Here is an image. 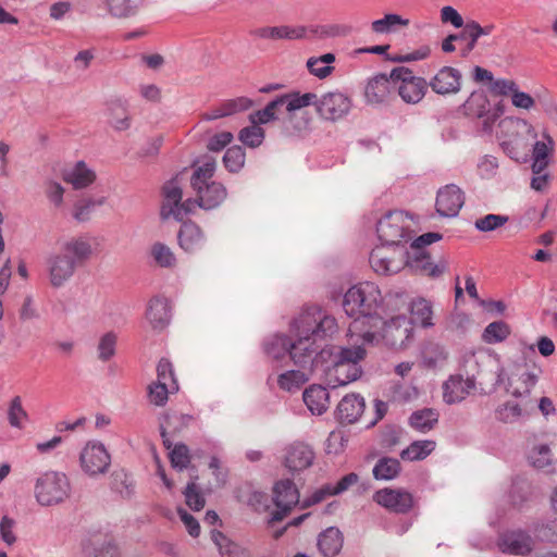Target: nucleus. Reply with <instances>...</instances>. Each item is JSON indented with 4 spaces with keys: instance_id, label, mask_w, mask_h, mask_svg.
I'll return each mask as SVG.
<instances>
[{
    "instance_id": "f257e3e1",
    "label": "nucleus",
    "mask_w": 557,
    "mask_h": 557,
    "mask_svg": "<svg viewBox=\"0 0 557 557\" xmlns=\"http://www.w3.org/2000/svg\"><path fill=\"white\" fill-rule=\"evenodd\" d=\"M337 321L319 306L305 308L290 323L289 357L295 366L315 371L330 350L321 348L319 342L337 332Z\"/></svg>"
},
{
    "instance_id": "f03ea898",
    "label": "nucleus",
    "mask_w": 557,
    "mask_h": 557,
    "mask_svg": "<svg viewBox=\"0 0 557 557\" xmlns=\"http://www.w3.org/2000/svg\"><path fill=\"white\" fill-rule=\"evenodd\" d=\"M382 302L381 289L373 282L358 283L345 293L343 309L352 319L347 330L348 338L362 341L363 344L374 343L379 338L374 329L382 324Z\"/></svg>"
},
{
    "instance_id": "7ed1b4c3",
    "label": "nucleus",
    "mask_w": 557,
    "mask_h": 557,
    "mask_svg": "<svg viewBox=\"0 0 557 557\" xmlns=\"http://www.w3.org/2000/svg\"><path fill=\"white\" fill-rule=\"evenodd\" d=\"M92 255L88 238L79 236L64 240L60 249L47 259L49 282L53 287H61L70 281L76 269Z\"/></svg>"
},
{
    "instance_id": "20e7f679",
    "label": "nucleus",
    "mask_w": 557,
    "mask_h": 557,
    "mask_svg": "<svg viewBox=\"0 0 557 557\" xmlns=\"http://www.w3.org/2000/svg\"><path fill=\"white\" fill-rule=\"evenodd\" d=\"M350 347H339L334 354L330 351L332 357L331 363L323 367V372L329 384L336 386L347 385L358 380L362 374L360 362L367 356L366 347L362 341L349 338Z\"/></svg>"
},
{
    "instance_id": "39448f33",
    "label": "nucleus",
    "mask_w": 557,
    "mask_h": 557,
    "mask_svg": "<svg viewBox=\"0 0 557 557\" xmlns=\"http://www.w3.org/2000/svg\"><path fill=\"white\" fill-rule=\"evenodd\" d=\"M216 169L213 158H205L197 165L190 177V186L195 193L194 208L197 206L203 210L218 208L227 196L225 186L212 180Z\"/></svg>"
},
{
    "instance_id": "423d86ee",
    "label": "nucleus",
    "mask_w": 557,
    "mask_h": 557,
    "mask_svg": "<svg viewBox=\"0 0 557 557\" xmlns=\"http://www.w3.org/2000/svg\"><path fill=\"white\" fill-rule=\"evenodd\" d=\"M498 128L497 139L503 151L517 162L525 161V134L533 138L537 136L532 124L522 117L506 116L499 121Z\"/></svg>"
},
{
    "instance_id": "0eeeda50",
    "label": "nucleus",
    "mask_w": 557,
    "mask_h": 557,
    "mask_svg": "<svg viewBox=\"0 0 557 557\" xmlns=\"http://www.w3.org/2000/svg\"><path fill=\"white\" fill-rule=\"evenodd\" d=\"M412 221L400 210L386 212L376 223V234L381 243L404 248L411 239Z\"/></svg>"
},
{
    "instance_id": "6e6552de",
    "label": "nucleus",
    "mask_w": 557,
    "mask_h": 557,
    "mask_svg": "<svg viewBox=\"0 0 557 557\" xmlns=\"http://www.w3.org/2000/svg\"><path fill=\"white\" fill-rule=\"evenodd\" d=\"M70 482L62 472L48 471L37 478L34 493L41 506H54L63 503L70 496Z\"/></svg>"
},
{
    "instance_id": "1a4fd4ad",
    "label": "nucleus",
    "mask_w": 557,
    "mask_h": 557,
    "mask_svg": "<svg viewBox=\"0 0 557 557\" xmlns=\"http://www.w3.org/2000/svg\"><path fill=\"white\" fill-rule=\"evenodd\" d=\"M374 330L379 338L374 343L368 344L369 346H375L384 341L391 347L403 348L412 338V325L405 314L391 317L389 320L382 317V324Z\"/></svg>"
},
{
    "instance_id": "9d476101",
    "label": "nucleus",
    "mask_w": 557,
    "mask_h": 557,
    "mask_svg": "<svg viewBox=\"0 0 557 557\" xmlns=\"http://www.w3.org/2000/svg\"><path fill=\"white\" fill-rule=\"evenodd\" d=\"M191 421V417L188 414H172L166 418V425H161V436L163 445L170 450L169 457L173 468L184 470L190 463L189 449L185 444L173 445L168 436V429H172L173 432L181 431L184 426H187Z\"/></svg>"
},
{
    "instance_id": "9b49d317",
    "label": "nucleus",
    "mask_w": 557,
    "mask_h": 557,
    "mask_svg": "<svg viewBox=\"0 0 557 557\" xmlns=\"http://www.w3.org/2000/svg\"><path fill=\"white\" fill-rule=\"evenodd\" d=\"M162 219L173 218L176 221H183L194 211V201L191 198L182 201L183 190L177 178H172L164 183L162 187Z\"/></svg>"
},
{
    "instance_id": "f8f14e48",
    "label": "nucleus",
    "mask_w": 557,
    "mask_h": 557,
    "mask_svg": "<svg viewBox=\"0 0 557 557\" xmlns=\"http://www.w3.org/2000/svg\"><path fill=\"white\" fill-rule=\"evenodd\" d=\"M369 262L373 271L381 275L398 273L406 267V250L387 244L373 248Z\"/></svg>"
},
{
    "instance_id": "ddd939ff",
    "label": "nucleus",
    "mask_w": 557,
    "mask_h": 557,
    "mask_svg": "<svg viewBox=\"0 0 557 557\" xmlns=\"http://www.w3.org/2000/svg\"><path fill=\"white\" fill-rule=\"evenodd\" d=\"M394 87L397 88L400 98L407 103H418L425 95L428 83L424 78L414 76L408 67H396L391 72Z\"/></svg>"
},
{
    "instance_id": "4468645a",
    "label": "nucleus",
    "mask_w": 557,
    "mask_h": 557,
    "mask_svg": "<svg viewBox=\"0 0 557 557\" xmlns=\"http://www.w3.org/2000/svg\"><path fill=\"white\" fill-rule=\"evenodd\" d=\"M79 462L87 475L97 476L108 472L111 465V455L102 443L91 441L82 449Z\"/></svg>"
},
{
    "instance_id": "2eb2a0df",
    "label": "nucleus",
    "mask_w": 557,
    "mask_h": 557,
    "mask_svg": "<svg viewBox=\"0 0 557 557\" xmlns=\"http://www.w3.org/2000/svg\"><path fill=\"white\" fill-rule=\"evenodd\" d=\"M465 113L469 116L483 119V131L492 132L495 121L503 114V109L491 108L490 100L483 90H474L463 103Z\"/></svg>"
},
{
    "instance_id": "dca6fc26",
    "label": "nucleus",
    "mask_w": 557,
    "mask_h": 557,
    "mask_svg": "<svg viewBox=\"0 0 557 557\" xmlns=\"http://www.w3.org/2000/svg\"><path fill=\"white\" fill-rule=\"evenodd\" d=\"M351 109L350 98L341 91H330L317 96L315 111L326 121H338L345 117Z\"/></svg>"
},
{
    "instance_id": "f3484780",
    "label": "nucleus",
    "mask_w": 557,
    "mask_h": 557,
    "mask_svg": "<svg viewBox=\"0 0 557 557\" xmlns=\"http://www.w3.org/2000/svg\"><path fill=\"white\" fill-rule=\"evenodd\" d=\"M428 86L440 96L456 95L461 90L462 74L458 69L445 65L431 77Z\"/></svg>"
},
{
    "instance_id": "a211bd4d",
    "label": "nucleus",
    "mask_w": 557,
    "mask_h": 557,
    "mask_svg": "<svg viewBox=\"0 0 557 557\" xmlns=\"http://www.w3.org/2000/svg\"><path fill=\"white\" fill-rule=\"evenodd\" d=\"M373 500L387 510L406 513L413 507V496L405 490L382 488L374 493Z\"/></svg>"
},
{
    "instance_id": "6ab92c4d",
    "label": "nucleus",
    "mask_w": 557,
    "mask_h": 557,
    "mask_svg": "<svg viewBox=\"0 0 557 557\" xmlns=\"http://www.w3.org/2000/svg\"><path fill=\"white\" fill-rule=\"evenodd\" d=\"M273 499L277 510L273 512L272 520H282L288 511L299 503V492L290 480L278 481L273 488Z\"/></svg>"
},
{
    "instance_id": "aec40b11",
    "label": "nucleus",
    "mask_w": 557,
    "mask_h": 557,
    "mask_svg": "<svg viewBox=\"0 0 557 557\" xmlns=\"http://www.w3.org/2000/svg\"><path fill=\"white\" fill-rule=\"evenodd\" d=\"M465 203L463 191L455 184H448L438 189L436 196V212L441 216H456Z\"/></svg>"
},
{
    "instance_id": "412c9836",
    "label": "nucleus",
    "mask_w": 557,
    "mask_h": 557,
    "mask_svg": "<svg viewBox=\"0 0 557 557\" xmlns=\"http://www.w3.org/2000/svg\"><path fill=\"white\" fill-rule=\"evenodd\" d=\"M497 546L505 554L525 556L533 550V541L525 531L515 530L503 533Z\"/></svg>"
},
{
    "instance_id": "4be33fe9",
    "label": "nucleus",
    "mask_w": 557,
    "mask_h": 557,
    "mask_svg": "<svg viewBox=\"0 0 557 557\" xmlns=\"http://www.w3.org/2000/svg\"><path fill=\"white\" fill-rule=\"evenodd\" d=\"M315 458L313 449L301 442H295L285 448L284 466L296 473L312 466Z\"/></svg>"
},
{
    "instance_id": "5701e85b",
    "label": "nucleus",
    "mask_w": 557,
    "mask_h": 557,
    "mask_svg": "<svg viewBox=\"0 0 557 557\" xmlns=\"http://www.w3.org/2000/svg\"><path fill=\"white\" fill-rule=\"evenodd\" d=\"M475 388L474 375H450L443 384V398L446 404L462 401Z\"/></svg>"
},
{
    "instance_id": "b1692460",
    "label": "nucleus",
    "mask_w": 557,
    "mask_h": 557,
    "mask_svg": "<svg viewBox=\"0 0 557 557\" xmlns=\"http://www.w3.org/2000/svg\"><path fill=\"white\" fill-rule=\"evenodd\" d=\"M406 265L416 272L437 277L446 270L447 264L445 261L434 264L424 249H418L411 252L406 251Z\"/></svg>"
},
{
    "instance_id": "393cba45",
    "label": "nucleus",
    "mask_w": 557,
    "mask_h": 557,
    "mask_svg": "<svg viewBox=\"0 0 557 557\" xmlns=\"http://www.w3.org/2000/svg\"><path fill=\"white\" fill-rule=\"evenodd\" d=\"M147 0H100L101 8L113 18L135 17L145 7Z\"/></svg>"
},
{
    "instance_id": "a878e982",
    "label": "nucleus",
    "mask_w": 557,
    "mask_h": 557,
    "mask_svg": "<svg viewBox=\"0 0 557 557\" xmlns=\"http://www.w3.org/2000/svg\"><path fill=\"white\" fill-rule=\"evenodd\" d=\"M81 545L83 557H119L117 546L100 534L84 539Z\"/></svg>"
},
{
    "instance_id": "bb28decb",
    "label": "nucleus",
    "mask_w": 557,
    "mask_h": 557,
    "mask_svg": "<svg viewBox=\"0 0 557 557\" xmlns=\"http://www.w3.org/2000/svg\"><path fill=\"white\" fill-rule=\"evenodd\" d=\"M364 398L359 394H348L337 405L335 414L342 423H355L364 411Z\"/></svg>"
},
{
    "instance_id": "cd10ccee",
    "label": "nucleus",
    "mask_w": 557,
    "mask_h": 557,
    "mask_svg": "<svg viewBox=\"0 0 557 557\" xmlns=\"http://www.w3.org/2000/svg\"><path fill=\"white\" fill-rule=\"evenodd\" d=\"M63 180L74 189H83L96 181V172L84 161H77L63 171Z\"/></svg>"
},
{
    "instance_id": "c85d7f7f",
    "label": "nucleus",
    "mask_w": 557,
    "mask_h": 557,
    "mask_svg": "<svg viewBox=\"0 0 557 557\" xmlns=\"http://www.w3.org/2000/svg\"><path fill=\"white\" fill-rule=\"evenodd\" d=\"M146 318L154 330L164 329L171 319L170 302L164 297H154L149 301Z\"/></svg>"
},
{
    "instance_id": "c756f323",
    "label": "nucleus",
    "mask_w": 557,
    "mask_h": 557,
    "mask_svg": "<svg viewBox=\"0 0 557 557\" xmlns=\"http://www.w3.org/2000/svg\"><path fill=\"white\" fill-rule=\"evenodd\" d=\"M318 549L324 557L337 556L344 545V535L336 527H330L318 536Z\"/></svg>"
},
{
    "instance_id": "7c9ffc66",
    "label": "nucleus",
    "mask_w": 557,
    "mask_h": 557,
    "mask_svg": "<svg viewBox=\"0 0 557 557\" xmlns=\"http://www.w3.org/2000/svg\"><path fill=\"white\" fill-rule=\"evenodd\" d=\"M206 237L194 222L184 223L178 232V244L186 252H195L203 247Z\"/></svg>"
},
{
    "instance_id": "2f4dec72",
    "label": "nucleus",
    "mask_w": 557,
    "mask_h": 557,
    "mask_svg": "<svg viewBox=\"0 0 557 557\" xmlns=\"http://www.w3.org/2000/svg\"><path fill=\"white\" fill-rule=\"evenodd\" d=\"M304 401L312 414L324 413L330 406V394L321 385H310L302 394Z\"/></svg>"
},
{
    "instance_id": "473e14b6",
    "label": "nucleus",
    "mask_w": 557,
    "mask_h": 557,
    "mask_svg": "<svg viewBox=\"0 0 557 557\" xmlns=\"http://www.w3.org/2000/svg\"><path fill=\"white\" fill-rule=\"evenodd\" d=\"M253 36L264 39H300L306 36V28L304 26H273V27H261L253 30Z\"/></svg>"
},
{
    "instance_id": "72a5a7b5",
    "label": "nucleus",
    "mask_w": 557,
    "mask_h": 557,
    "mask_svg": "<svg viewBox=\"0 0 557 557\" xmlns=\"http://www.w3.org/2000/svg\"><path fill=\"white\" fill-rule=\"evenodd\" d=\"M392 85H394V81H392L391 75L379 74L374 76L366 86L364 95L367 101L370 103L383 102L389 95Z\"/></svg>"
},
{
    "instance_id": "f704fd0d",
    "label": "nucleus",
    "mask_w": 557,
    "mask_h": 557,
    "mask_svg": "<svg viewBox=\"0 0 557 557\" xmlns=\"http://www.w3.org/2000/svg\"><path fill=\"white\" fill-rule=\"evenodd\" d=\"M358 475L354 472L344 475L337 483L335 484H326L321 487L319 491L314 492L309 500L305 502L306 506L318 504L324 499L326 495H338L347 491L351 485L358 482Z\"/></svg>"
},
{
    "instance_id": "c9c22d12",
    "label": "nucleus",
    "mask_w": 557,
    "mask_h": 557,
    "mask_svg": "<svg viewBox=\"0 0 557 557\" xmlns=\"http://www.w3.org/2000/svg\"><path fill=\"white\" fill-rule=\"evenodd\" d=\"M108 123L117 132H124L132 126V116L125 101L114 100L108 106Z\"/></svg>"
},
{
    "instance_id": "e433bc0d",
    "label": "nucleus",
    "mask_w": 557,
    "mask_h": 557,
    "mask_svg": "<svg viewBox=\"0 0 557 557\" xmlns=\"http://www.w3.org/2000/svg\"><path fill=\"white\" fill-rule=\"evenodd\" d=\"M422 363L428 369H441L448 360V352L438 343H426L421 351Z\"/></svg>"
},
{
    "instance_id": "4c0bfd02",
    "label": "nucleus",
    "mask_w": 557,
    "mask_h": 557,
    "mask_svg": "<svg viewBox=\"0 0 557 557\" xmlns=\"http://www.w3.org/2000/svg\"><path fill=\"white\" fill-rule=\"evenodd\" d=\"M440 414L435 409L423 408L411 413L409 425L420 433H426L434 429L438 422Z\"/></svg>"
},
{
    "instance_id": "58836bf2",
    "label": "nucleus",
    "mask_w": 557,
    "mask_h": 557,
    "mask_svg": "<svg viewBox=\"0 0 557 557\" xmlns=\"http://www.w3.org/2000/svg\"><path fill=\"white\" fill-rule=\"evenodd\" d=\"M313 371L308 369L289 370L278 375L277 384L281 389L295 392L309 381Z\"/></svg>"
},
{
    "instance_id": "ea45409f",
    "label": "nucleus",
    "mask_w": 557,
    "mask_h": 557,
    "mask_svg": "<svg viewBox=\"0 0 557 557\" xmlns=\"http://www.w3.org/2000/svg\"><path fill=\"white\" fill-rule=\"evenodd\" d=\"M411 313V325L419 324L422 327H431L434 325L433 319V310L431 302L424 298H418L411 301L410 306Z\"/></svg>"
},
{
    "instance_id": "a19ab883",
    "label": "nucleus",
    "mask_w": 557,
    "mask_h": 557,
    "mask_svg": "<svg viewBox=\"0 0 557 557\" xmlns=\"http://www.w3.org/2000/svg\"><path fill=\"white\" fill-rule=\"evenodd\" d=\"M536 383L537 375L533 372L525 371L510 379L508 392L517 398L528 396Z\"/></svg>"
},
{
    "instance_id": "79ce46f5",
    "label": "nucleus",
    "mask_w": 557,
    "mask_h": 557,
    "mask_svg": "<svg viewBox=\"0 0 557 557\" xmlns=\"http://www.w3.org/2000/svg\"><path fill=\"white\" fill-rule=\"evenodd\" d=\"M290 338L284 334H275L268 337L263 343L264 352L272 359L280 360L286 355L289 356Z\"/></svg>"
},
{
    "instance_id": "37998d69",
    "label": "nucleus",
    "mask_w": 557,
    "mask_h": 557,
    "mask_svg": "<svg viewBox=\"0 0 557 557\" xmlns=\"http://www.w3.org/2000/svg\"><path fill=\"white\" fill-rule=\"evenodd\" d=\"M409 20L404 18L399 14L388 13L382 18L375 20L371 23V29L375 34H391L397 32L399 28L407 27Z\"/></svg>"
},
{
    "instance_id": "c03bdc74",
    "label": "nucleus",
    "mask_w": 557,
    "mask_h": 557,
    "mask_svg": "<svg viewBox=\"0 0 557 557\" xmlns=\"http://www.w3.org/2000/svg\"><path fill=\"white\" fill-rule=\"evenodd\" d=\"M335 54L331 52L320 57H311L307 60L308 71L320 79L326 78L334 71L332 63L335 62Z\"/></svg>"
},
{
    "instance_id": "a18cd8bd",
    "label": "nucleus",
    "mask_w": 557,
    "mask_h": 557,
    "mask_svg": "<svg viewBox=\"0 0 557 557\" xmlns=\"http://www.w3.org/2000/svg\"><path fill=\"white\" fill-rule=\"evenodd\" d=\"M400 469L401 467L398 459L383 457L377 460L373 467L372 473L375 480L389 481L398 476Z\"/></svg>"
},
{
    "instance_id": "49530a36",
    "label": "nucleus",
    "mask_w": 557,
    "mask_h": 557,
    "mask_svg": "<svg viewBox=\"0 0 557 557\" xmlns=\"http://www.w3.org/2000/svg\"><path fill=\"white\" fill-rule=\"evenodd\" d=\"M8 422L11 428L23 430L29 421V416L23 407L22 398L14 396L7 410Z\"/></svg>"
},
{
    "instance_id": "de8ad7c7",
    "label": "nucleus",
    "mask_w": 557,
    "mask_h": 557,
    "mask_svg": "<svg viewBox=\"0 0 557 557\" xmlns=\"http://www.w3.org/2000/svg\"><path fill=\"white\" fill-rule=\"evenodd\" d=\"M436 443L431 440L414 441L400 453L404 460L416 461L425 459L434 449Z\"/></svg>"
},
{
    "instance_id": "09e8293b",
    "label": "nucleus",
    "mask_w": 557,
    "mask_h": 557,
    "mask_svg": "<svg viewBox=\"0 0 557 557\" xmlns=\"http://www.w3.org/2000/svg\"><path fill=\"white\" fill-rule=\"evenodd\" d=\"M280 100H282V107H285L287 112H295L311 104L315 107L317 95L313 92L286 94L280 96Z\"/></svg>"
},
{
    "instance_id": "8fccbe9b",
    "label": "nucleus",
    "mask_w": 557,
    "mask_h": 557,
    "mask_svg": "<svg viewBox=\"0 0 557 557\" xmlns=\"http://www.w3.org/2000/svg\"><path fill=\"white\" fill-rule=\"evenodd\" d=\"M408 307L407 296L404 293L395 292L383 296L381 317H394L396 313Z\"/></svg>"
},
{
    "instance_id": "3c124183",
    "label": "nucleus",
    "mask_w": 557,
    "mask_h": 557,
    "mask_svg": "<svg viewBox=\"0 0 557 557\" xmlns=\"http://www.w3.org/2000/svg\"><path fill=\"white\" fill-rule=\"evenodd\" d=\"M112 488L117 492L121 497L129 499L135 493V482L131 474L125 470H117L112 473Z\"/></svg>"
},
{
    "instance_id": "603ef678",
    "label": "nucleus",
    "mask_w": 557,
    "mask_h": 557,
    "mask_svg": "<svg viewBox=\"0 0 557 557\" xmlns=\"http://www.w3.org/2000/svg\"><path fill=\"white\" fill-rule=\"evenodd\" d=\"M106 202V197L84 198L74 205L73 218L78 222H86L90 219L91 212Z\"/></svg>"
},
{
    "instance_id": "864d4df0",
    "label": "nucleus",
    "mask_w": 557,
    "mask_h": 557,
    "mask_svg": "<svg viewBox=\"0 0 557 557\" xmlns=\"http://www.w3.org/2000/svg\"><path fill=\"white\" fill-rule=\"evenodd\" d=\"M211 537L219 547L221 557H248L247 553L237 544L231 542L220 531H212Z\"/></svg>"
},
{
    "instance_id": "5fc2aeb1",
    "label": "nucleus",
    "mask_w": 557,
    "mask_h": 557,
    "mask_svg": "<svg viewBox=\"0 0 557 557\" xmlns=\"http://www.w3.org/2000/svg\"><path fill=\"white\" fill-rule=\"evenodd\" d=\"M150 255L156 262L161 268L172 269L176 265V257L172 249L163 243H154L151 246Z\"/></svg>"
},
{
    "instance_id": "6e6d98bb",
    "label": "nucleus",
    "mask_w": 557,
    "mask_h": 557,
    "mask_svg": "<svg viewBox=\"0 0 557 557\" xmlns=\"http://www.w3.org/2000/svg\"><path fill=\"white\" fill-rule=\"evenodd\" d=\"M510 335V327L504 321L490 323L482 333V339L486 344H497Z\"/></svg>"
},
{
    "instance_id": "4d7b16f0",
    "label": "nucleus",
    "mask_w": 557,
    "mask_h": 557,
    "mask_svg": "<svg viewBox=\"0 0 557 557\" xmlns=\"http://www.w3.org/2000/svg\"><path fill=\"white\" fill-rule=\"evenodd\" d=\"M494 29L493 25L482 27L478 22L471 21L467 23L462 30V36H468L469 42L467 49L462 52V55H467L468 52L474 49L478 39L481 36H487Z\"/></svg>"
},
{
    "instance_id": "13d9d810",
    "label": "nucleus",
    "mask_w": 557,
    "mask_h": 557,
    "mask_svg": "<svg viewBox=\"0 0 557 557\" xmlns=\"http://www.w3.org/2000/svg\"><path fill=\"white\" fill-rule=\"evenodd\" d=\"M117 335L114 332H107L100 336L97 344V356L102 362L112 359L116 351Z\"/></svg>"
},
{
    "instance_id": "bf43d9fd",
    "label": "nucleus",
    "mask_w": 557,
    "mask_h": 557,
    "mask_svg": "<svg viewBox=\"0 0 557 557\" xmlns=\"http://www.w3.org/2000/svg\"><path fill=\"white\" fill-rule=\"evenodd\" d=\"M238 139L249 148H257L263 143L264 131L257 122H251V125L240 129Z\"/></svg>"
},
{
    "instance_id": "052dcab7",
    "label": "nucleus",
    "mask_w": 557,
    "mask_h": 557,
    "mask_svg": "<svg viewBox=\"0 0 557 557\" xmlns=\"http://www.w3.org/2000/svg\"><path fill=\"white\" fill-rule=\"evenodd\" d=\"M246 153L240 146L230 147L223 156V163L227 171L239 172L245 165Z\"/></svg>"
},
{
    "instance_id": "680f3d73",
    "label": "nucleus",
    "mask_w": 557,
    "mask_h": 557,
    "mask_svg": "<svg viewBox=\"0 0 557 557\" xmlns=\"http://www.w3.org/2000/svg\"><path fill=\"white\" fill-rule=\"evenodd\" d=\"M282 108V100L280 97L270 101L264 109L259 110L249 115L250 122H257L258 124H267L276 119V113Z\"/></svg>"
},
{
    "instance_id": "e2e57ef3",
    "label": "nucleus",
    "mask_w": 557,
    "mask_h": 557,
    "mask_svg": "<svg viewBox=\"0 0 557 557\" xmlns=\"http://www.w3.org/2000/svg\"><path fill=\"white\" fill-rule=\"evenodd\" d=\"M528 412L529 410L527 407L522 408L519 404L508 401L497 409L496 416L498 420L511 423L519 420Z\"/></svg>"
},
{
    "instance_id": "0e129e2a",
    "label": "nucleus",
    "mask_w": 557,
    "mask_h": 557,
    "mask_svg": "<svg viewBox=\"0 0 557 557\" xmlns=\"http://www.w3.org/2000/svg\"><path fill=\"white\" fill-rule=\"evenodd\" d=\"M531 465L537 469H544L553 463L552 451L548 445L535 446L529 455Z\"/></svg>"
},
{
    "instance_id": "69168bd1",
    "label": "nucleus",
    "mask_w": 557,
    "mask_h": 557,
    "mask_svg": "<svg viewBox=\"0 0 557 557\" xmlns=\"http://www.w3.org/2000/svg\"><path fill=\"white\" fill-rule=\"evenodd\" d=\"M186 505L196 511L201 510L206 505V499L195 481L189 482L184 491Z\"/></svg>"
},
{
    "instance_id": "338daca9",
    "label": "nucleus",
    "mask_w": 557,
    "mask_h": 557,
    "mask_svg": "<svg viewBox=\"0 0 557 557\" xmlns=\"http://www.w3.org/2000/svg\"><path fill=\"white\" fill-rule=\"evenodd\" d=\"M508 221L507 215L486 214L474 222V227L480 232H492L505 225Z\"/></svg>"
},
{
    "instance_id": "774afa93",
    "label": "nucleus",
    "mask_w": 557,
    "mask_h": 557,
    "mask_svg": "<svg viewBox=\"0 0 557 557\" xmlns=\"http://www.w3.org/2000/svg\"><path fill=\"white\" fill-rule=\"evenodd\" d=\"M64 187L55 181H47L45 183V194L49 202L54 208H61L63 206Z\"/></svg>"
}]
</instances>
